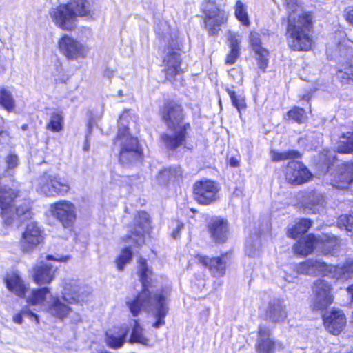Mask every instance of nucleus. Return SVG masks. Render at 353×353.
I'll return each instance as SVG.
<instances>
[{
  "label": "nucleus",
  "instance_id": "nucleus-5",
  "mask_svg": "<svg viewBox=\"0 0 353 353\" xmlns=\"http://www.w3.org/2000/svg\"><path fill=\"white\" fill-rule=\"evenodd\" d=\"M94 10L88 0H72L52 8L49 16L54 24L65 31L77 27V17H93Z\"/></svg>",
  "mask_w": 353,
  "mask_h": 353
},
{
  "label": "nucleus",
  "instance_id": "nucleus-3",
  "mask_svg": "<svg viewBox=\"0 0 353 353\" xmlns=\"http://www.w3.org/2000/svg\"><path fill=\"white\" fill-rule=\"evenodd\" d=\"M287 10L286 39L294 50H308L312 45V17L299 0H285Z\"/></svg>",
  "mask_w": 353,
  "mask_h": 353
},
{
  "label": "nucleus",
  "instance_id": "nucleus-29",
  "mask_svg": "<svg viewBox=\"0 0 353 353\" xmlns=\"http://www.w3.org/2000/svg\"><path fill=\"white\" fill-rule=\"evenodd\" d=\"M335 152L340 154L353 153V131L342 133L334 145Z\"/></svg>",
  "mask_w": 353,
  "mask_h": 353
},
{
  "label": "nucleus",
  "instance_id": "nucleus-52",
  "mask_svg": "<svg viewBox=\"0 0 353 353\" xmlns=\"http://www.w3.org/2000/svg\"><path fill=\"white\" fill-rule=\"evenodd\" d=\"M20 312L23 314V316L34 318L37 323H39V316L34 313H33L29 308H23V310H21Z\"/></svg>",
  "mask_w": 353,
  "mask_h": 353
},
{
  "label": "nucleus",
  "instance_id": "nucleus-53",
  "mask_svg": "<svg viewBox=\"0 0 353 353\" xmlns=\"http://www.w3.org/2000/svg\"><path fill=\"white\" fill-rule=\"evenodd\" d=\"M161 25L163 27V30L161 31V28H159L157 25L154 28L155 32L158 35L165 37L166 33L164 31H168V27L167 26V24L165 22L161 23Z\"/></svg>",
  "mask_w": 353,
  "mask_h": 353
},
{
  "label": "nucleus",
  "instance_id": "nucleus-32",
  "mask_svg": "<svg viewBox=\"0 0 353 353\" xmlns=\"http://www.w3.org/2000/svg\"><path fill=\"white\" fill-rule=\"evenodd\" d=\"M311 226L312 221L310 219H301L288 228L287 235L292 239H297L300 235L307 232Z\"/></svg>",
  "mask_w": 353,
  "mask_h": 353
},
{
  "label": "nucleus",
  "instance_id": "nucleus-25",
  "mask_svg": "<svg viewBox=\"0 0 353 353\" xmlns=\"http://www.w3.org/2000/svg\"><path fill=\"white\" fill-rule=\"evenodd\" d=\"M56 268L50 264L40 263L33 269V279L39 285L50 283L54 277Z\"/></svg>",
  "mask_w": 353,
  "mask_h": 353
},
{
  "label": "nucleus",
  "instance_id": "nucleus-50",
  "mask_svg": "<svg viewBox=\"0 0 353 353\" xmlns=\"http://www.w3.org/2000/svg\"><path fill=\"white\" fill-rule=\"evenodd\" d=\"M228 74L237 84H241L242 83L243 77L239 69H232L229 71Z\"/></svg>",
  "mask_w": 353,
  "mask_h": 353
},
{
  "label": "nucleus",
  "instance_id": "nucleus-44",
  "mask_svg": "<svg viewBox=\"0 0 353 353\" xmlns=\"http://www.w3.org/2000/svg\"><path fill=\"white\" fill-rule=\"evenodd\" d=\"M132 257V252L128 248L123 249L116 260L117 267L119 270H123L125 265L129 263Z\"/></svg>",
  "mask_w": 353,
  "mask_h": 353
},
{
  "label": "nucleus",
  "instance_id": "nucleus-37",
  "mask_svg": "<svg viewBox=\"0 0 353 353\" xmlns=\"http://www.w3.org/2000/svg\"><path fill=\"white\" fill-rule=\"evenodd\" d=\"M334 30V40L336 42L337 47L340 50L346 49L349 47V43H352L349 39H347L346 33L344 28L340 25L335 26Z\"/></svg>",
  "mask_w": 353,
  "mask_h": 353
},
{
  "label": "nucleus",
  "instance_id": "nucleus-57",
  "mask_svg": "<svg viewBox=\"0 0 353 353\" xmlns=\"http://www.w3.org/2000/svg\"><path fill=\"white\" fill-rule=\"evenodd\" d=\"M275 343V348H279L283 350L285 348V345L280 341H274Z\"/></svg>",
  "mask_w": 353,
  "mask_h": 353
},
{
  "label": "nucleus",
  "instance_id": "nucleus-48",
  "mask_svg": "<svg viewBox=\"0 0 353 353\" xmlns=\"http://www.w3.org/2000/svg\"><path fill=\"white\" fill-rule=\"evenodd\" d=\"M226 91L231 99L232 105L239 112L241 110L245 108V99L242 96L236 95L234 91L230 90L229 88H227Z\"/></svg>",
  "mask_w": 353,
  "mask_h": 353
},
{
  "label": "nucleus",
  "instance_id": "nucleus-59",
  "mask_svg": "<svg viewBox=\"0 0 353 353\" xmlns=\"http://www.w3.org/2000/svg\"><path fill=\"white\" fill-rule=\"evenodd\" d=\"M347 292L351 294L352 299H353V284L347 288Z\"/></svg>",
  "mask_w": 353,
  "mask_h": 353
},
{
  "label": "nucleus",
  "instance_id": "nucleus-1",
  "mask_svg": "<svg viewBox=\"0 0 353 353\" xmlns=\"http://www.w3.org/2000/svg\"><path fill=\"white\" fill-rule=\"evenodd\" d=\"M140 280L143 290L134 299L128 298L126 304L134 316H138L142 311H145L155 319L152 326L156 329L165 324V318L169 312L168 288L154 290L152 283V272L148 268L146 261L139 259Z\"/></svg>",
  "mask_w": 353,
  "mask_h": 353
},
{
  "label": "nucleus",
  "instance_id": "nucleus-15",
  "mask_svg": "<svg viewBox=\"0 0 353 353\" xmlns=\"http://www.w3.org/2000/svg\"><path fill=\"white\" fill-rule=\"evenodd\" d=\"M17 196V193L13 189L8 187H3L0 189V209L1 210V216L3 223L7 225H10L14 221V215L12 214V202Z\"/></svg>",
  "mask_w": 353,
  "mask_h": 353
},
{
  "label": "nucleus",
  "instance_id": "nucleus-21",
  "mask_svg": "<svg viewBox=\"0 0 353 353\" xmlns=\"http://www.w3.org/2000/svg\"><path fill=\"white\" fill-rule=\"evenodd\" d=\"M250 43L256 55L259 68L265 71L268 65L269 52L261 46L260 34L256 32H251L250 34Z\"/></svg>",
  "mask_w": 353,
  "mask_h": 353
},
{
  "label": "nucleus",
  "instance_id": "nucleus-64",
  "mask_svg": "<svg viewBox=\"0 0 353 353\" xmlns=\"http://www.w3.org/2000/svg\"><path fill=\"white\" fill-rule=\"evenodd\" d=\"M3 71V66L0 64V72H2Z\"/></svg>",
  "mask_w": 353,
  "mask_h": 353
},
{
  "label": "nucleus",
  "instance_id": "nucleus-41",
  "mask_svg": "<svg viewBox=\"0 0 353 353\" xmlns=\"http://www.w3.org/2000/svg\"><path fill=\"white\" fill-rule=\"evenodd\" d=\"M0 105L8 111H11L14 108V101L11 94L4 88L0 90Z\"/></svg>",
  "mask_w": 353,
  "mask_h": 353
},
{
  "label": "nucleus",
  "instance_id": "nucleus-46",
  "mask_svg": "<svg viewBox=\"0 0 353 353\" xmlns=\"http://www.w3.org/2000/svg\"><path fill=\"white\" fill-rule=\"evenodd\" d=\"M337 226L353 234V215H341L337 220Z\"/></svg>",
  "mask_w": 353,
  "mask_h": 353
},
{
  "label": "nucleus",
  "instance_id": "nucleus-58",
  "mask_svg": "<svg viewBox=\"0 0 353 353\" xmlns=\"http://www.w3.org/2000/svg\"><path fill=\"white\" fill-rule=\"evenodd\" d=\"M332 247L336 245L337 244H339V242H338L339 239H338V238L336 236H332Z\"/></svg>",
  "mask_w": 353,
  "mask_h": 353
},
{
  "label": "nucleus",
  "instance_id": "nucleus-11",
  "mask_svg": "<svg viewBox=\"0 0 353 353\" xmlns=\"http://www.w3.org/2000/svg\"><path fill=\"white\" fill-rule=\"evenodd\" d=\"M60 52L68 59L77 60L85 58L90 48L77 39L68 34H64L58 41Z\"/></svg>",
  "mask_w": 353,
  "mask_h": 353
},
{
  "label": "nucleus",
  "instance_id": "nucleus-56",
  "mask_svg": "<svg viewBox=\"0 0 353 353\" xmlns=\"http://www.w3.org/2000/svg\"><path fill=\"white\" fill-rule=\"evenodd\" d=\"M229 164L231 167L236 168L239 165V161L235 157H231L229 160Z\"/></svg>",
  "mask_w": 353,
  "mask_h": 353
},
{
  "label": "nucleus",
  "instance_id": "nucleus-4",
  "mask_svg": "<svg viewBox=\"0 0 353 353\" xmlns=\"http://www.w3.org/2000/svg\"><path fill=\"white\" fill-rule=\"evenodd\" d=\"M163 119L171 132L161 134V141L167 148L174 150L184 143L190 124L184 121L181 106L174 102L165 105Z\"/></svg>",
  "mask_w": 353,
  "mask_h": 353
},
{
  "label": "nucleus",
  "instance_id": "nucleus-27",
  "mask_svg": "<svg viewBox=\"0 0 353 353\" xmlns=\"http://www.w3.org/2000/svg\"><path fill=\"white\" fill-rule=\"evenodd\" d=\"M271 331L266 326H260L259 338L256 343L258 353H273L275 350V343L270 338Z\"/></svg>",
  "mask_w": 353,
  "mask_h": 353
},
{
  "label": "nucleus",
  "instance_id": "nucleus-36",
  "mask_svg": "<svg viewBox=\"0 0 353 353\" xmlns=\"http://www.w3.org/2000/svg\"><path fill=\"white\" fill-rule=\"evenodd\" d=\"M234 14L236 18L241 23L243 26H250V22L247 11V6L240 0H238L236 2L234 6Z\"/></svg>",
  "mask_w": 353,
  "mask_h": 353
},
{
  "label": "nucleus",
  "instance_id": "nucleus-13",
  "mask_svg": "<svg viewBox=\"0 0 353 353\" xmlns=\"http://www.w3.org/2000/svg\"><path fill=\"white\" fill-rule=\"evenodd\" d=\"M205 14L204 23L210 36L216 35L221 30V26L227 21L225 12L219 9L213 2L208 3L203 7Z\"/></svg>",
  "mask_w": 353,
  "mask_h": 353
},
{
  "label": "nucleus",
  "instance_id": "nucleus-63",
  "mask_svg": "<svg viewBox=\"0 0 353 353\" xmlns=\"http://www.w3.org/2000/svg\"><path fill=\"white\" fill-rule=\"evenodd\" d=\"M336 159V157H332V165H334Z\"/></svg>",
  "mask_w": 353,
  "mask_h": 353
},
{
  "label": "nucleus",
  "instance_id": "nucleus-14",
  "mask_svg": "<svg viewBox=\"0 0 353 353\" xmlns=\"http://www.w3.org/2000/svg\"><path fill=\"white\" fill-rule=\"evenodd\" d=\"M218 192V185L210 180L201 181L194 185L195 199L203 205H208L214 201Z\"/></svg>",
  "mask_w": 353,
  "mask_h": 353
},
{
  "label": "nucleus",
  "instance_id": "nucleus-7",
  "mask_svg": "<svg viewBox=\"0 0 353 353\" xmlns=\"http://www.w3.org/2000/svg\"><path fill=\"white\" fill-rule=\"evenodd\" d=\"M313 290L315 294L313 310L320 312L325 328L331 332V312L328 310L331 303L330 283L324 279H318L314 284Z\"/></svg>",
  "mask_w": 353,
  "mask_h": 353
},
{
  "label": "nucleus",
  "instance_id": "nucleus-12",
  "mask_svg": "<svg viewBox=\"0 0 353 353\" xmlns=\"http://www.w3.org/2000/svg\"><path fill=\"white\" fill-rule=\"evenodd\" d=\"M164 70L168 80L172 81L177 76H180L182 70L181 68V57L177 41L172 39V43L165 50V56L163 59Z\"/></svg>",
  "mask_w": 353,
  "mask_h": 353
},
{
  "label": "nucleus",
  "instance_id": "nucleus-22",
  "mask_svg": "<svg viewBox=\"0 0 353 353\" xmlns=\"http://www.w3.org/2000/svg\"><path fill=\"white\" fill-rule=\"evenodd\" d=\"M129 331L130 328L127 325L108 330L105 334L107 345L113 349L121 347L125 342Z\"/></svg>",
  "mask_w": 353,
  "mask_h": 353
},
{
  "label": "nucleus",
  "instance_id": "nucleus-54",
  "mask_svg": "<svg viewBox=\"0 0 353 353\" xmlns=\"http://www.w3.org/2000/svg\"><path fill=\"white\" fill-rule=\"evenodd\" d=\"M23 314L19 312L13 316L12 320L15 323L21 325L23 323Z\"/></svg>",
  "mask_w": 353,
  "mask_h": 353
},
{
  "label": "nucleus",
  "instance_id": "nucleus-9",
  "mask_svg": "<svg viewBox=\"0 0 353 353\" xmlns=\"http://www.w3.org/2000/svg\"><path fill=\"white\" fill-rule=\"evenodd\" d=\"M45 239L44 229L36 221L28 223L19 241V248L21 252L30 254L34 252Z\"/></svg>",
  "mask_w": 353,
  "mask_h": 353
},
{
  "label": "nucleus",
  "instance_id": "nucleus-40",
  "mask_svg": "<svg viewBox=\"0 0 353 353\" xmlns=\"http://www.w3.org/2000/svg\"><path fill=\"white\" fill-rule=\"evenodd\" d=\"M287 117L298 123H303L307 119L305 110L299 107H294L288 111Z\"/></svg>",
  "mask_w": 353,
  "mask_h": 353
},
{
  "label": "nucleus",
  "instance_id": "nucleus-2",
  "mask_svg": "<svg viewBox=\"0 0 353 353\" xmlns=\"http://www.w3.org/2000/svg\"><path fill=\"white\" fill-rule=\"evenodd\" d=\"M61 294L60 299L53 295L50 288L44 287L32 290L26 296V301L29 305L39 306L50 315L63 320L71 311L68 304L87 301L90 292L80 287L78 280L67 279L64 280Z\"/></svg>",
  "mask_w": 353,
  "mask_h": 353
},
{
  "label": "nucleus",
  "instance_id": "nucleus-35",
  "mask_svg": "<svg viewBox=\"0 0 353 353\" xmlns=\"http://www.w3.org/2000/svg\"><path fill=\"white\" fill-rule=\"evenodd\" d=\"M6 168L4 174L6 176H12L15 169L19 165V159L18 155L14 152H10L4 159Z\"/></svg>",
  "mask_w": 353,
  "mask_h": 353
},
{
  "label": "nucleus",
  "instance_id": "nucleus-61",
  "mask_svg": "<svg viewBox=\"0 0 353 353\" xmlns=\"http://www.w3.org/2000/svg\"><path fill=\"white\" fill-rule=\"evenodd\" d=\"M330 161L328 160V161H327L325 162V167H326V168H325V170H326V171H327V170H328V169H329V168H330Z\"/></svg>",
  "mask_w": 353,
  "mask_h": 353
},
{
  "label": "nucleus",
  "instance_id": "nucleus-19",
  "mask_svg": "<svg viewBox=\"0 0 353 353\" xmlns=\"http://www.w3.org/2000/svg\"><path fill=\"white\" fill-rule=\"evenodd\" d=\"M208 230L213 241L216 243H225L229 235L228 224L226 220L215 217L208 224Z\"/></svg>",
  "mask_w": 353,
  "mask_h": 353
},
{
  "label": "nucleus",
  "instance_id": "nucleus-38",
  "mask_svg": "<svg viewBox=\"0 0 353 353\" xmlns=\"http://www.w3.org/2000/svg\"><path fill=\"white\" fill-rule=\"evenodd\" d=\"M63 123V117L62 113L60 112H54L50 117L46 128L52 132H58L62 130Z\"/></svg>",
  "mask_w": 353,
  "mask_h": 353
},
{
  "label": "nucleus",
  "instance_id": "nucleus-24",
  "mask_svg": "<svg viewBox=\"0 0 353 353\" xmlns=\"http://www.w3.org/2000/svg\"><path fill=\"white\" fill-rule=\"evenodd\" d=\"M266 318L272 322L283 321L288 316L285 305L283 302L279 299L271 300L268 305L266 312Z\"/></svg>",
  "mask_w": 353,
  "mask_h": 353
},
{
  "label": "nucleus",
  "instance_id": "nucleus-39",
  "mask_svg": "<svg viewBox=\"0 0 353 353\" xmlns=\"http://www.w3.org/2000/svg\"><path fill=\"white\" fill-rule=\"evenodd\" d=\"M353 274V264L346 263L341 266L337 265L332 271V277L336 279H348Z\"/></svg>",
  "mask_w": 353,
  "mask_h": 353
},
{
  "label": "nucleus",
  "instance_id": "nucleus-51",
  "mask_svg": "<svg viewBox=\"0 0 353 353\" xmlns=\"http://www.w3.org/2000/svg\"><path fill=\"white\" fill-rule=\"evenodd\" d=\"M70 256L67 255V256H60V255H57V256H54L53 255H48L46 256V259L47 260H49V261H58V262H66L68 261L69 259H70Z\"/></svg>",
  "mask_w": 353,
  "mask_h": 353
},
{
  "label": "nucleus",
  "instance_id": "nucleus-45",
  "mask_svg": "<svg viewBox=\"0 0 353 353\" xmlns=\"http://www.w3.org/2000/svg\"><path fill=\"white\" fill-rule=\"evenodd\" d=\"M255 239H248L245 244V252L250 256L256 255L261 247V241L258 236H255Z\"/></svg>",
  "mask_w": 353,
  "mask_h": 353
},
{
  "label": "nucleus",
  "instance_id": "nucleus-49",
  "mask_svg": "<svg viewBox=\"0 0 353 353\" xmlns=\"http://www.w3.org/2000/svg\"><path fill=\"white\" fill-rule=\"evenodd\" d=\"M171 227L173 229L172 236L174 239H176L180 237V231L183 228L184 225L179 221H173L171 223Z\"/></svg>",
  "mask_w": 353,
  "mask_h": 353
},
{
  "label": "nucleus",
  "instance_id": "nucleus-28",
  "mask_svg": "<svg viewBox=\"0 0 353 353\" xmlns=\"http://www.w3.org/2000/svg\"><path fill=\"white\" fill-rule=\"evenodd\" d=\"M319 239L315 236L310 234L300 239L294 245V250L298 254L307 256L311 254L318 245Z\"/></svg>",
  "mask_w": 353,
  "mask_h": 353
},
{
  "label": "nucleus",
  "instance_id": "nucleus-10",
  "mask_svg": "<svg viewBox=\"0 0 353 353\" xmlns=\"http://www.w3.org/2000/svg\"><path fill=\"white\" fill-rule=\"evenodd\" d=\"M49 211L52 216L65 228H72L77 220V207L70 201L61 200L52 203Z\"/></svg>",
  "mask_w": 353,
  "mask_h": 353
},
{
  "label": "nucleus",
  "instance_id": "nucleus-42",
  "mask_svg": "<svg viewBox=\"0 0 353 353\" xmlns=\"http://www.w3.org/2000/svg\"><path fill=\"white\" fill-rule=\"evenodd\" d=\"M30 208L29 203L27 202H24L21 205H18L15 208V210H14V208H12V212H11V213L10 214V216L14 214V219L16 218H19L21 221H23L30 216Z\"/></svg>",
  "mask_w": 353,
  "mask_h": 353
},
{
  "label": "nucleus",
  "instance_id": "nucleus-8",
  "mask_svg": "<svg viewBox=\"0 0 353 353\" xmlns=\"http://www.w3.org/2000/svg\"><path fill=\"white\" fill-rule=\"evenodd\" d=\"M35 188L41 194L56 196L67 193L70 190V185L66 179L58 174L44 173L38 178Z\"/></svg>",
  "mask_w": 353,
  "mask_h": 353
},
{
  "label": "nucleus",
  "instance_id": "nucleus-23",
  "mask_svg": "<svg viewBox=\"0 0 353 353\" xmlns=\"http://www.w3.org/2000/svg\"><path fill=\"white\" fill-rule=\"evenodd\" d=\"M4 283L9 291L18 296H25L27 285L19 272H12L8 273L4 279Z\"/></svg>",
  "mask_w": 353,
  "mask_h": 353
},
{
  "label": "nucleus",
  "instance_id": "nucleus-18",
  "mask_svg": "<svg viewBox=\"0 0 353 353\" xmlns=\"http://www.w3.org/2000/svg\"><path fill=\"white\" fill-rule=\"evenodd\" d=\"M334 182L332 186L341 190L353 183V159L337 165Z\"/></svg>",
  "mask_w": 353,
  "mask_h": 353
},
{
  "label": "nucleus",
  "instance_id": "nucleus-26",
  "mask_svg": "<svg viewBox=\"0 0 353 353\" xmlns=\"http://www.w3.org/2000/svg\"><path fill=\"white\" fill-rule=\"evenodd\" d=\"M225 257L209 258L205 256L198 255L197 259L203 265L208 267L215 277L222 276L225 274Z\"/></svg>",
  "mask_w": 353,
  "mask_h": 353
},
{
  "label": "nucleus",
  "instance_id": "nucleus-17",
  "mask_svg": "<svg viewBox=\"0 0 353 353\" xmlns=\"http://www.w3.org/2000/svg\"><path fill=\"white\" fill-rule=\"evenodd\" d=\"M134 231L128 236L136 244L141 245L144 243V234L149 232L150 229V221L149 215L145 212H139L134 218Z\"/></svg>",
  "mask_w": 353,
  "mask_h": 353
},
{
  "label": "nucleus",
  "instance_id": "nucleus-20",
  "mask_svg": "<svg viewBox=\"0 0 353 353\" xmlns=\"http://www.w3.org/2000/svg\"><path fill=\"white\" fill-rule=\"evenodd\" d=\"M327 270L328 265L319 259H308L296 266V272L299 274L312 276L325 274Z\"/></svg>",
  "mask_w": 353,
  "mask_h": 353
},
{
  "label": "nucleus",
  "instance_id": "nucleus-60",
  "mask_svg": "<svg viewBox=\"0 0 353 353\" xmlns=\"http://www.w3.org/2000/svg\"><path fill=\"white\" fill-rule=\"evenodd\" d=\"M310 99V95L309 93H307V94H305L303 97H302V100H305V101H308Z\"/></svg>",
  "mask_w": 353,
  "mask_h": 353
},
{
  "label": "nucleus",
  "instance_id": "nucleus-31",
  "mask_svg": "<svg viewBox=\"0 0 353 353\" xmlns=\"http://www.w3.org/2000/svg\"><path fill=\"white\" fill-rule=\"evenodd\" d=\"M132 328L130 342L139 343L143 345H149L150 339L144 334L143 328L140 325L137 320H133L130 323Z\"/></svg>",
  "mask_w": 353,
  "mask_h": 353
},
{
  "label": "nucleus",
  "instance_id": "nucleus-47",
  "mask_svg": "<svg viewBox=\"0 0 353 353\" xmlns=\"http://www.w3.org/2000/svg\"><path fill=\"white\" fill-rule=\"evenodd\" d=\"M336 77L342 83H353V66L349 65L344 70H338Z\"/></svg>",
  "mask_w": 353,
  "mask_h": 353
},
{
  "label": "nucleus",
  "instance_id": "nucleus-30",
  "mask_svg": "<svg viewBox=\"0 0 353 353\" xmlns=\"http://www.w3.org/2000/svg\"><path fill=\"white\" fill-rule=\"evenodd\" d=\"M228 41L230 47V52L226 57V63H234L239 56V45L241 41V36L236 33L229 31Z\"/></svg>",
  "mask_w": 353,
  "mask_h": 353
},
{
  "label": "nucleus",
  "instance_id": "nucleus-34",
  "mask_svg": "<svg viewBox=\"0 0 353 353\" xmlns=\"http://www.w3.org/2000/svg\"><path fill=\"white\" fill-rule=\"evenodd\" d=\"M345 325V314L340 310L332 309V334L337 335L341 333Z\"/></svg>",
  "mask_w": 353,
  "mask_h": 353
},
{
  "label": "nucleus",
  "instance_id": "nucleus-33",
  "mask_svg": "<svg viewBox=\"0 0 353 353\" xmlns=\"http://www.w3.org/2000/svg\"><path fill=\"white\" fill-rule=\"evenodd\" d=\"M182 172L179 168H168L161 171L157 176V181L160 185H163L172 179L181 177Z\"/></svg>",
  "mask_w": 353,
  "mask_h": 353
},
{
  "label": "nucleus",
  "instance_id": "nucleus-16",
  "mask_svg": "<svg viewBox=\"0 0 353 353\" xmlns=\"http://www.w3.org/2000/svg\"><path fill=\"white\" fill-rule=\"evenodd\" d=\"M312 174L308 169L301 162H289L285 171L286 180L292 184H301L307 182Z\"/></svg>",
  "mask_w": 353,
  "mask_h": 353
},
{
  "label": "nucleus",
  "instance_id": "nucleus-62",
  "mask_svg": "<svg viewBox=\"0 0 353 353\" xmlns=\"http://www.w3.org/2000/svg\"><path fill=\"white\" fill-rule=\"evenodd\" d=\"M88 148H89V145H88V140H86V142H85V145L83 147V150L85 151H87L88 150Z\"/></svg>",
  "mask_w": 353,
  "mask_h": 353
},
{
  "label": "nucleus",
  "instance_id": "nucleus-55",
  "mask_svg": "<svg viewBox=\"0 0 353 353\" xmlns=\"http://www.w3.org/2000/svg\"><path fill=\"white\" fill-rule=\"evenodd\" d=\"M346 20L352 25H353V9L347 12L345 15Z\"/></svg>",
  "mask_w": 353,
  "mask_h": 353
},
{
  "label": "nucleus",
  "instance_id": "nucleus-6",
  "mask_svg": "<svg viewBox=\"0 0 353 353\" xmlns=\"http://www.w3.org/2000/svg\"><path fill=\"white\" fill-rule=\"evenodd\" d=\"M130 119H132L130 110H125L119 117L117 136L114 140V146L119 148V161L128 164L141 161L143 152L137 138L128 132Z\"/></svg>",
  "mask_w": 353,
  "mask_h": 353
},
{
  "label": "nucleus",
  "instance_id": "nucleus-43",
  "mask_svg": "<svg viewBox=\"0 0 353 353\" xmlns=\"http://www.w3.org/2000/svg\"><path fill=\"white\" fill-rule=\"evenodd\" d=\"M272 161H282L288 159H295L300 157L299 153L295 150H289L285 152H278L272 150L270 152Z\"/></svg>",
  "mask_w": 353,
  "mask_h": 353
}]
</instances>
